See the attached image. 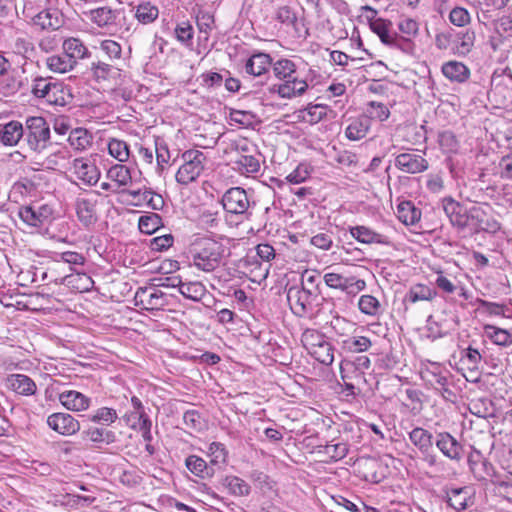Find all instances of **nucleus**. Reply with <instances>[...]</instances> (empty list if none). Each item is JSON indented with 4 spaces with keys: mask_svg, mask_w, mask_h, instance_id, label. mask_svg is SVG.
I'll return each instance as SVG.
<instances>
[{
    "mask_svg": "<svg viewBox=\"0 0 512 512\" xmlns=\"http://www.w3.org/2000/svg\"><path fill=\"white\" fill-rule=\"evenodd\" d=\"M468 464L471 472L477 480H486L493 473V466L486 459L477 454L476 458L471 455L468 458Z\"/></svg>",
    "mask_w": 512,
    "mask_h": 512,
    "instance_id": "2f4dec72",
    "label": "nucleus"
},
{
    "mask_svg": "<svg viewBox=\"0 0 512 512\" xmlns=\"http://www.w3.org/2000/svg\"><path fill=\"white\" fill-rule=\"evenodd\" d=\"M107 178L115 183L117 189L126 187L132 183L130 169L123 164H115L107 171Z\"/></svg>",
    "mask_w": 512,
    "mask_h": 512,
    "instance_id": "e433bc0d",
    "label": "nucleus"
},
{
    "mask_svg": "<svg viewBox=\"0 0 512 512\" xmlns=\"http://www.w3.org/2000/svg\"><path fill=\"white\" fill-rule=\"evenodd\" d=\"M58 400L67 410L73 412L86 411L91 405V398L76 390L60 392Z\"/></svg>",
    "mask_w": 512,
    "mask_h": 512,
    "instance_id": "a211bd4d",
    "label": "nucleus"
},
{
    "mask_svg": "<svg viewBox=\"0 0 512 512\" xmlns=\"http://www.w3.org/2000/svg\"><path fill=\"white\" fill-rule=\"evenodd\" d=\"M118 419L115 409L109 407H101L87 415V420L101 425H111Z\"/></svg>",
    "mask_w": 512,
    "mask_h": 512,
    "instance_id": "79ce46f5",
    "label": "nucleus"
},
{
    "mask_svg": "<svg viewBox=\"0 0 512 512\" xmlns=\"http://www.w3.org/2000/svg\"><path fill=\"white\" fill-rule=\"evenodd\" d=\"M349 232L354 239L364 244L389 245L391 243L388 236L378 233L367 226H353L349 228Z\"/></svg>",
    "mask_w": 512,
    "mask_h": 512,
    "instance_id": "aec40b11",
    "label": "nucleus"
},
{
    "mask_svg": "<svg viewBox=\"0 0 512 512\" xmlns=\"http://www.w3.org/2000/svg\"><path fill=\"white\" fill-rule=\"evenodd\" d=\"M439 144L446 153H454L459 147L455 135L450 131H444L439 135Z\"/></svg>",
    "mask_w": 512,
    "mask_h": 512,
    "instance_id": "69168bd1",
    "label": "nucleus"
},
{
    "mask_svg": "<svg viewBox=\"0 0 512 512\" xmlns=\"http://www.w3.org/2000/svg\"><path fill=\"white\" fill-rule=\"evenodd\" d=\"M161 225V218L158 214L143 215L139 218V230L145 234L154 233Z\"/></svg>",
    "mask_w": 512,
    "mask_h": 512,
    "instance_id": "6e6d98bb",
    "label": "nucleus"
},
{
    "mask_svg": "<svg viewBox=\"0 0 512 512\" xmlns=\"http://www.w3.org/2000/svg\"><path fill=\"white\" fill-rule=\"evenodd\" d=\"M371 128L369 117L360 115L359 117L351 119L350 123L345 129V136L350 141H358L363 139Z\"/></svg>",
    "mask_w": 512,
    "mask_h": 512,
    "instance_id": "a878e982",
    "label": "nucleus"
},
{
    "mask_svg": "<svg viewBox=\"0 0 512 512\" xmlns=\"http://www.w3.org/2000/svg\"><path fill=\"white\" fill-rule=\"evenodd\" d=\"M323 280L329 288L340 290L348 296H356L366 288L365 280L356 276H344L336 272L325 273Z\"/></svg>",
    "mask_w": 512,
    "mask_h": 512,
    "instance_id": "6e6552de",
    "label": "nucleus"
},
{
    "mask_svg": "<svg viewBox=\"0 0 512 512\" xmlns=\"http://www.w3.org/2000/svg\"><path fill=\"white\" fill-rule=\"evenodd\" d=\"M272 66V58L269 54L259 52L253 54L245 64V72L251 76L265 75Z\"/></svg>",
    "mask_w": 512,
    "mask_h": 512,
    "instance_id": "5701e85b",
    "label": "nucleus"
},
{
    "mask_svg": "<svg viewBox=\"0 0 512 512\" xmlns=\"http://www.w3.org/2000/svg\"><path fill=\"white\" fill-rule=\"evenodd\" d=\"M371 346L372 341L366 336L353 335L343 341V348L351 353L368 351Z\"/></svg>",
    "mask_w": 512,
    "mask_h": 512,
    "instance_id": "49530a36",
    "label": "nucleus"
},
{
    "mask_svg": "<svg viewBox=\"0 0 512 512\" xmlns=\"http://www.w3.org/2000/svg\"><path fill=\"white\" fill-rule=\"evenodd\" d=\"M33 25L41 30L56 31L64 24L63 14L55 8H47L37 13L32 18Z\"/></svg>",
    "mask_w": 512,
    "mask_h": 512,
    "instance_id": "dca6fc26",
    "label": "nucleus"
},
{
    "mask_svg": "<svg viewBox=\"0 0 512 512\" xmlns=\"http://www.w3.org/2000/svg\"><path fill=\"white\" fill-rule=\"evenodd\" d=\"M482 356L479 351L475 348L468 347L461 352L460 361L467 365L470 371L478 370Z\"/></svg>",
    "mask_w": 512,
    "mask_h": 512,
    "instance_id": "bf43d9fd",
    "label": "nucleus"
},
{
    "mask_svg": "<svg viewBox=\"0 0 512 512\" xmlns=\"http://www.w3.org/2000/svg\"><path fill=\"white\" fill-rule=\"evenodd\" d=\"M390 111L387 106L381 102L371 101L367 104L364 116L369 117V120L376 119L385 121L388 119Z\"/></svg>",
    "mask_w": 512,
    "mask_h": 512,
    "instance_id": "603ef678",
    "label": "nucleus"
},
{
    "mask_svg": "<svg viewBox=\"0 0 512 512\" xmlns=\"http://www.w3.org/2000/svg\"><path fill=\"white\" fill-rule=\"evenodd\" d=\"M435 445L451 461L459 462L463 458V445L449 432L437 433Z\"/></svg>",
    "mask_w": 512,
    "mask_h": 512,
    "instance_id": "f8f14e48",
    "label": "nucleus"
},
{
    "mask_svg": "<svg viewBox=\"0 0 512 512\" xmlns=\"http://www.w3.org/2000/svg\"><path fill=\"white\" fill-rule=\"evenodd\" d=\"M301 342L308 353L323 365H331L334 361V349L324 334L314 329H307Z\"/></svg>",
    "mask_w": 512,
    "mask_h": 512,
    "instance_id": "7ed1b4c3",
    "label": "nucleus"
},
{
    "mask_svg": "<svg viewBox=\"0 0 512 512\" xmlns=\"http://www.w3.org/2000/svg\"><path fill=\"white\" fill-rule=\"evenodd\" d=\"M397 217L405 225H414L421 218L420 209L411 201H402L397 206Z\"/></svg>",
    "mask_w": 512,
    "mask_h": 512,
    "instance_id": "72a5a7b5",
    "label": "nucleus"
},
{
    "mask_svg": "<svg viewBox=\"0 0 512 512\" xmlns=\"http://www.w3.org/2000/svg\"><path fill=\"white\" fill-rule=\"evenodd\" d=\"M329 108L324 104H309L299 110V118L308 124H316L326 117Z\"/></svg>",
    "mask_w": 512,
    "mask_h": 512,
    "instance_id": "f704fd0d",
    "label": "nucleus"
},
{
    "mask_svg": "<svg viewBox=\"0 0 512 512\" xmlns=\"http://www.w3.org/2000/svg\"><path fill=\"white\" fill-rule=\"evenodd\" d=\"M62 50L76 67L80 60L89 58L91 53L83 41L77 37H69L62 43Z\"/></svg>",
    "mask_w": 512,
    "mask_h": 512,
    "instance_id": "412c9836",
    "label": "nucleus"
},
{
    "mask_svg": "<svg viewBox=\"0 0 512 512\" xmlns=\"http://www.w3.org/2000/svg\"><path fill=\"white\" fill-rule=\"evenodd\" d=\"M371 367V360L366 355L356 356L353 360H345L341 364L342 371L353 368L355 370L356 377L362 378L364 372Z\"/></svg>",
    "mask_w": 512,
    "mask_h": 512,
    "instance_id": "3c124183",
    "label": "nucleus"
},
{
    "mask_svg": "<svg viewBox=\"0 0 512 512\" xmlns=\"http://www.w3.org/2000/svg\"><path fill=\"white\" fill-rule=\"evenodd\" d=\"M447 502L456 511L467 508L470 500V489L468 487L455 488L447 492Z\"/></svg>",
    "mask_w": 512,
    "mask_h": 512,
    "instance_id": "ea45409f",
    "label": "nucleus"
},
{
    "mask_svg": "<svg viewBox=\"0 0 512 512\" xmlns=\"http://www.w3.org/2000/svg\"><path fill=\"white\" fill-rule=\"evenodd\" d=\"M361 10L372 13V16H366V18L369 22L370 29L379 36L381 42L386 45H393L395 37L390 31L392 23L383 18H376L377 10L369 5L362 6Z\"/></svg>",
    "mask_w": 512,
    "mask_h": 512,
    "instance_id": "ddd939ff",
    "label": "nucleus"
},
{
    "mask_svg": "<svg viewBox=\"0 0 512 512\" xmlns=\"http://www.w3.org/2000/svg\"><path fill=\"white\" fill-rule=\"evenodd\" d=\"M395 167L407 174H418L426 171L429 163L419 154L405 152L395 157Z\"/></svg>",
    "mask_w": 512,
    "mask_h": 512,
    "instance_id": "4468645a",
    "label": "nucleus"
},
{
    "mask_svg": "<svg viewBox=\"0 0 512 512\" xmlns=\"http://www.w3.org/2000/svg\"><path fill=\"white\" fill-rule=\"evenodd\" d=\"M24 137V126L18 121H10L0 128V141L6 146H14Z\"/></svg>",
    "mask_w": 512,
    "mask_h": 512,
    "instance_id": "bb28decb",
    "label": "nucleus"
},
{
    "mask_svg": "<svg viewBox=\"0 0 512 512\" xmlns=\"http://www.w3.org/2000/svg\"><path fill=\"white\" fill-rule=\"evenodd\" d=\"M318 293L313 289L300 288L299 286H291L287 292V300L289 305L298 316L311 315L314 312V302Z\"/></svg>",
    "mask_w": 512,
    "mask_h": 512,
    "instance_id": "0eeeda50",
    "label": "nucleus"
},
{
    "mask_svg": "<svg viewBox=\"0 0 512 512\" xmlns=\"http://www.w3.org/2000/svg\"><path fill=\"white\" fill-rule=\"evenodd\" d=\"M185 466L192 474L201 479L210 478L214 475V469L197 455L188 456L185 460Z\"/></svg>",
    "mask_w": 512,
    "mask_h": 512,
    "instance_id": "7c9ffc66",
    "label": "nucleus"
},
{
    "mask_svg": "<svg viewBox=\"0 0 512 512\" xmlns=\"http://www.w3.org/2000/svg\"><path fill=\"white\" fill-rule=\"evenodd\" d=\"M225 246L210 238L197 239L189 249V264L205 273L214 272L225 257Z\"/></svg>",
    "mask_w": 512,
    "mask_h": 512,
    "instance_id": "f257e3e1",
    "label": "nucleus"
},
{
    "mask_svg": "<svg viewBox=\"0 0 512 512\" xmlns=\"http://www.w3.org/2000/svg\"><path fill=\"white\" fill-rule=\"evenodd\" d=\"M469 228L476 232L496 233L500 229V224L492 217H488L481 207L474 206L470 209Z\"/></svg>",
    "mask_w": 512,
    "mask_h": 512,
    "instance_id": "f3484780",
    "label": "nucleus"
},
{
    "mask_svg": "<svg viewBox=\"0 0 512 512\" xmlns=\"http://www.w3.org/2000/svg\"><path fill=\"white\" fill-rule=\"evenodd\" d=\"M46 67L53 73L65 74L72 71L75 66L64 52L48 56L45 60Z\"/></svg>",
    "mask_w": 512,
    "mask_h": 512,
    "instance_id": "4c0bfd02",
    "label": "nucleus"
},
{
    "mask_svg": "<svg viewBox=\"0 0 512 512\" xmlns=\"http://www.w3.org/2000/svg\"><path fill=\"white\" fill-rule=\"evenodd\" d=\"M183 421L187 428L195 432H200L205 428V421L197 410L186 411Z\"/></svg>",
    "mask_w": 512,
    "mask_h": 512,
    "instance_id": "4d7b16f0",
    "label": "nucleus"
},
{
    "mask_svg": "<svg viewBox=\"0 0 512 512\" xmlns=\"http://www.w3.org/2000/svg\"><path fill=\"white\" fill-rule=\"evenodd\" d=\"M226 486L236 496H245L250 492V486L243 479L236 476L227 477Z\"/></svg>",
    "mask_w": 512,
    "mask_h": 512,
    "instance_id": "052dcab7",
    "label": "nucleus"
},
{
    "mask_svg": "<svg viewBox=\"0 0 512 512\" xmlns=\"http://www.w3.org/2000/svg\"><path fill=\"white\" fill-rule=\"evenodd\" d=\"M358 308L361 313L371 317H379L383 313V308L379 300L369 294L362 295L359 298Z\"/></svg>",
    "mask_w": 512,
    "mask_h": 512,
    "instance_id": "a19ab883",
    "label": "nucleus"
},
{
    "mask_svg": "<svg viewBox=\"0 0 512 512\" xmlns=\"http://www.w3.org/2000/svg\"><path fill=\"white\" fill-rule=\"evenodd\" d=\"M223 209L229 213L240 216L243 220H250L253 215L255 202H252L242 187L229 188L222 196Z\"/></svg>",
    "mask_w": 512,
    "mask_h": 512,
    "instance_id": "20e7f679",
    "label": "nucleus"
},
{
    "mask_svg": "<svg viewBox=\"0 0 512 512\" xmlns=\"http://www.w3.org/2000/svg\"><path fill=\"white\" fill-rule=\"evenodd\" d=\"M174 33L179 42L189 45L193 39L194 29L189 21H182L176 25Z\"/></svg>",
    "mask_w": 512,
    "mask_h": 512,
    "instance_id": "e2e57ef3",
    "label": "nucleus"
},
{
    "mask_svg": "<svg viewBox=\"0 0 512 512\" xmlns=\"http://www.w3.org/2000/svg\"><path fill=\"white\" fill-rule=\"evenodd\" d=\"M73 95L68 86L63 82L55 80L45 101L54 106L63 107L72 101Z\"/></svg>",
    "mask_w": 512,
    "mask_h": 512,
    "instance_id": "393cba45",
    "label": "nucleus"
},
{
    "mask_svg": "<svg viewBox=\"0 0 512 512\" xmlns=\"http://www.w3.org/2000/svg\"><path fill=\"white\" fill-rule=\"evenodd\" d=\"M159 16V9L151 2H142L134 8V17L143 25L153 23Z\"/></svg>",
    "mask_w": 512,
    "mask_h": 512,
    "instance_id": "58836bf2",
    "label": "nucleus"
},
{
    "mask_svg": "<svg viewBox=\"0 0 512 512\" xmlns=\"http://www.w3.org/2000/svg\"><path fill=\"white\" fill-rule=\"evenodd\" d=\"M484 330L494 344L503 347L512 345V334H510L509 331L493 325H486Z\"/></svg>",
    "mask_w": 512,
    "mask_h": 512,
    "instance_id": "a18cd8bd",
    "label": "nucleus"
},
{
    "mask_svg": "<svg viewBox=\"0 0 512 512\" xmlns=\"http://www.w3.org/2000/svg\"><path fill=\"white\" fill-rule=\"evenodd\" d=\"M81 436L96 445H109L116 441L115 432L105 427L88 426L82 431Z\"/></svg>",
    "mask_w": 512,
    "mask_h": 512,
    "instance_id": "b1692460",
    "label": "nucleus"
},
{
    "mask_svg": "<svg viewBox=\"0 0 512 512\" xmlns=\"http://www.w3.org/2000/svg\"><path fill=\"white\" fill-rule=\"evenodd\" d=\"M6 386L15 393L32 396L37 391L35 382L24 374H11L6 378Z\"/></svg>",
    "mask_w": 512,
    "mask_h": 512,
    "instance_id": "4be33fe9",
    "label": "nucleus"
},
{
    "mask_svg": "<svg viewBox=\"0 0 512 512\" xmlns=\"http://www.w3.org/2000/svg\"><path fill=\"white\" fill-rule=\"evenodd\" d=\"M450 223L458 229L469 228L470 226V209L467 210L463 205L456 211V213L449 220Z\"/></svg>",
    "mask_w": 512,
    "mask_h": 512,
    "instance_id": "0e129e2a",
    "label": "nucleus"
},
{
    "mask_svg": "<svg viewBox=\"0 0 512 512\" xmlns=\"http://www.w3.org/2000/svg\"><path fill=\"white\" fill-rule=\"evenodd\" d=\"M271 67L275 77L283 81L279 85H274L273 89L281 98H296L307 91L308 83L306 80L299 78L296 64L292 60L279 59Z\"/></svg>",
    "mask_w": 512,
    "mask_h": 512,
    "instance_id": "f03ea898",
    "label": "nucleus"
},
{
    "mask_svg": "<svg viewBox=\"0 0 512 512\" xmlns=\"http://www.w3.org/2000/svg\"><path fill=\"white\" fill-rule=\"evenodd\" d=\"M24 140L34 152H42L50 143V126L40 116L28 117L25 121Z\"/></svg>",
    "mask_w": 512,
    "mask_h": 512,
    "instance_id": "39448f33",
    "label": "nucleus"
},
{
    "mask_svg": "<svg viewBox=\"0 0 512 512\" xmlns=\"http://www.w3.org/2000/svg\"><path fill=\"white\" fill-rule=\"evenodd\" d=\"M179 293L192 301H200L206 295L207 289L199 281L182 282Z\"/></svg>",
    "mask_w": 512,
    "mask_h": 512,
    "instance_id": "37998d69",
    "label": "nucleus"
},
{
    "mask_svg": "<svg viewBox=\"0 0 512 512\" xmlns=\"http://www.w3.org/2000/svg\"><path fill=\"white\" fill-rule=\"evenodd\" d=\"M324 453L332 460L338 461L343 459L348 453L346 443L328 444L324 448Z\"/></svg>",
    "mask_w": 512,
    "mask_h": 512,
    "instance_id": "338daca9",
    "label": "nucleus"
},
{
    "mask_svg": "<svg viewBox=\"0 0 512 512\" xmlns=\"http://www.w3.org/2000/svg\"><path fill=\"white\" fill-rule=\"evenodd\" d=\"M276 18L287 27H291L297 36H300L301 27L296 13L288 6L279 7Z\"/></svg>",
    "mask_w": 512,
    "mask_h": 512,
    "instance_id": "c03bdc74",
    "label": "nucleus"
},
{
    "mask_svg": "<svg viewBox=\"0 0 512 512\" xmlns=\"http://www.w3.org/2000/svg\"><path fill=\"white\" fill-rule=\"evenodd\" d=\"M47 425L63 436H72L80 431V422L69 413L56 412L47 417Z\"/></svg>",
    "mask_w": 512,
    "mask_h": 512,
    "instance_id": "1a4fd4ad",
    "label": "nucleus"
},
{
    "mask_svg": "<svg viewBox=\"0 0 512 512\" xmlns=\"http://www.w3.org/2000/svg\"><path fill=\"white\" fill-rule=\"evenodd\" d=\"M135 303L146 310H159L168 304L166 295L156 289L140 287L135 293Z\"/></svg>",
    "mask_w": 512,
    "mask_h": 512,
    "instance_id": "9d476101",
    "label": "nucleus"
},
{
    "mask_svg": "<svg viewBox=\"0 0 512 512\" xmlns=\"http://www.w3.org/2000/svg\"><path fill=\"white\" fill-rule=\"evenodd\" d=\"M53 80L51 78L36 77L32 82L31 93L36 98L46 99V95L50 92Z\"/></svg>",
    "mask_w": 512,
    "mask_h": 512,
    "instance_id": "5fc2aeb1",
    "label": "nucleus"
},
{
    "mask_svg": "<svg viewBox=\"0 0 512 512\" xmlns=\"http://www.w3.org/2000/svg\"><path fill=\"white\" fill-rule=\"evenodd\" d=\"M475 35L474 33H463L459 34L456 39L453 40V50L459 55L468 54L474 44Z\"/></svg>",
    "mask_w": 512,
    "mask_h": 512,
    "instance_id": "864d4df0",
    "label": "nucleus"
},
{
    "mask_svg": "<svg viewBox=\"0 0 512 512\" xmlns=\"http://www.w3.org/2000/svg\"><path fill=\"white\" fill-rule=\"evenodd\" d=\"M51 214L52 210L47 205H42L37 209L32 206H23L18 212L20 219L32 227L42 226L44 222L49 219Z\"/></svg>",
    "mask_w": 512,
    "mask_h": 512,
    "instance_id": "6ab92c4d",
    "label": "nucleus"
},
{
    "mask_svg": "<svg viewBox=\"0 0 512 512\" xmlns=\"http://www.w3.org/2000/svg\"><path fill=\"white\" fill-rule=\"evenodd\" d=\"M108 152L113 158L121 163L128 161L130 157L128 144L125 141L116 138L109 140Z\"/></svg>",
    "mask_w": 512,
    "mask_h": 512,
    "instance_id": "8fccbe9b",
    "label": "nucleus"
},
{
    "mask_svg": "<svg viewBox=\"0 0 512 512\" xmlns=\"http://www.w3.org/2000/svg\"><path fill=\"white\" fill-rule=\"evenodd\" d=\"M184 163L176 173V181L182 185L194 182L203 172L207 162L206 155L200 150H187L182 154Z\"/></svg>",
    "mask_w": 512,
    "mask_h": 512,
    "instance_id": "423d86ee",
    "label": "nucleus"
},
{
    "mask_svg": "<svg viewBox=\"0 0 512 512\" xmlns=\"http://www.w3.org/2000/svg\"><path fill=\"white\" fill-rule=\"evenodd\" d=\"M86 15L92 23L100 28H110L120 24L121 20H126L123 11L114 10L107 6L92 9Z\"/></svg>",
    "mask_w": 512,
    "mask_h": 512,
    "instance_id": "9b49d317",
    "label": "nucleus"
},
{
    "mask_svg": "<svg viewBox=\"0 0 512 512\" xmlns=\"http://www.w3.org/2000/svg\"><path fill=\"white\" fill-rule=\"evenodd\" d=\"M68 142L74 150L81 152L92 145L93 136L85 128H76L69 133Z\"/></svg>",
    "mask_w": 512,
    "mask_h": 512,
    "instance_id": "c9c22d12",
    "label": "nucleus"
},
{
    "mask_svg": "<svg viewBox=\"0 0 512 512\" xmlns=\"http://www.w3.org/2000/svg\"><path fill=\"white\" fill-rule=\"evenodd\" d=\"M60 283L69 286L80 293L88 292L94 286V281L88 274L80 273L78 271L64 276Z\"/></svg>",
    "mask_w": 512,
    "mask_h": 512,
    "instance_id": "cd10ccee",
    "label": "nucleus"
},
{
    "mask_svg": "<svg viewBox=\"0 0 512 512\" xmlns=\"http://www.w3.org/2000/svg\"><path fill=\"white\" fill-rule=\"evenodd\" d=\"M237 170L246 176L256 174L260 171V161L253 155H242L235 161Z\"/></svg>",
    "mask_w": 512,
    "mask_h": 512,
    "instance_id": "de8ad7c7",
    "label": "nucleus"
},
{
    "mask_svg": "<svg viewBox=\"0 0 512 512\" xmlns=\"http://www.w3.org/2000/svg\"><path fill=\"white\" fill-rule=\"evenodd\" d=\"M23 86L20 77L16 75H7L0 81V90L4 95H13L17 93Z\"/></svg>",
    "mask_w": 512,
    "mask_h": 512,
    "instance_id": "13d9d810",
    "label": "nucleus"
},
{
    "mask_svg": "<svg viewBox=\"0 0 512 512\" xmlns=\"http://www.w3.org/2000/svg\"><path fill=\"white\" fill-rule=\"evenodd\" d=\"M73 174L85 185L93 186L100 179L98 167L87 158H76L72 163Z\"/></svg>",
    "mask_w": 512,
    "mask_h": 512,
    "instance_id": "2eb2a0df",
    "label": "nucleus"
},
{
    "mask_svg": "<svg viewBox=\"0 0 512 512\" xmlns=\"http://www.w3.org/2000/svg\"><path fill=\"white\" fill-rule=\"evenodd\" d=\"M55 261L67 263L70 265L71 270H73V266L84 265L86 258L81 253L75 251H65L56 254Z\"/></svg>",
    "mask_w": 512,
    "mask_h": 512,
    "instance_id": "680f3d73",
    "label": "nucleus"
},
{
    "mask_svg": "<svg viewBox=\"0 0 512 512\" xmlns=\"http://www.w3.org/2000/svg\"><path fill=\"white\" fill-rule=\"evenodd\" d=\"M76 213L84 226L93 225L97 221L96 205L90 199L81 198L76 202Z\"/></svg>",
    "mask_w": 512,
    "mask_h": 512,
    "instance_id": "c85d7f7f",
    "label": "nucleus"
},
{
    "mask_svg": "<svg viewBox=\"0 0 512 512\" xmlns=\"http://www.w3.org/2000/svg\"><path fill=\"white\" fill-rule=\"evenodd\" d=\"M13 51L24 58H29L34 52V45L30 40L18 37L14 41Z\"/></svg>",
    "mask_w": 512,
    "mask_h": 512,
    "instance_id": "774afa93",
    "label": "nucleus"
},
{
    "mask_svg": "<svg viewBox=\"0 0 512 512\" xmlns=\"http://www.w3.org/2000/svg\"><path fill=\"white\" fill-rule=\"evenodd\" d=\"M441 70L447 79L458 83L466 81L470 75L467 66L458 61H448L444 63Z\"/></svg>",
    "mask_w": 512,
    "mask_h": 512,
    "instance_id": "c756f323",
    "label": "nucleus"
},
{
    "mask_svg": "<svg viewBox=\"0 0 512 512\" xmlns=\"http://www.w3.org/2000/svg\"><path fill=\"white\" fill-rule=\"evenodd\" d=\"M409 440L420 451L432 450L433 435L422 427H416L409 432Z\"/></svg>",
    "mask_w": 512,
    "mask_h": 512,
    "instance_id": "473e14b6",
    "label": "nucleus"
},
{
    "mask_svg": "<svg viewBox=\"0 0 512 512\" xmlns=\"http://www.w3.org/2000/svg\"><path fill=\"white\" fill-rule=\"evenodd\" d=\"M436 296V291L432 290L430 287L417 284L410 288L409 292L406 294V300L410 303H416L418 301H430Z\"/></svg>",
    "mask_w": 512,
    "mask_h": 512,
    "instance_id": "09e8293b",
    "label": "nucleus"
}]
</instances>
